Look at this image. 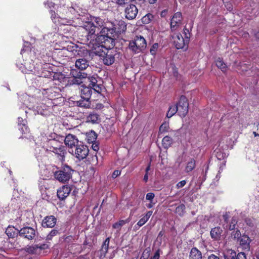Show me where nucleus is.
<instances>
[{"label":"nucleus","instance_id":"nucleus-1","mask_svg":"<svg viewBox=\"0 0 259 259\" xmlns=\"http://www.w3.org/2000/svg\"><path fill=\"white\" fill-rule=\"evenodd\" d=\"M126 30V24L122 20L119 21L116 25L113 23L106 24L100 31L101 34L97 37V40L104 42L107 47L113 48L116 37Z\"/></svg>","mask_w":259,"mask_h":259},{"label":"nucleus","instance_id":"nucleus-2","mask_svg":"<svg viewBox=\"0 0 259 259\" xmlns=\"http://www.w3.org/2000/svg\"><path fill=\"white\" fill-rule=\"evenodd\" d=\"M104 20L99 18L94 17L91 21L84 22L82 26L80 27V29H84L87 32V38L89 42L87 43L89 47L90 42L93 43L95 45L101 42L97 40V37L100 36L102 29L105 27Z\"/></svg>","mask_w":259,"mask_h":259},{"label":"nucleus","instance_id":"nucleus-3","mask_svg":"<svg viewBox=\"0 0 259 259\" xmlns=\"http://www.w3.org/2000/svg\"><path fill=\"white\" fill-rule=\"evenodd\" d=\"M101 42L96 45L90 42L89 48L96 55L102 58L104 63L106 65L112 64L115 61V52L112 50V48H108L100 41Z\"/></svg>","mask_w":259,"mask_h":259},{"label":"nucleus","instance_id":"nucleus-4","mask_svg":"<svg viewBox=\"0 0 259 259\" xmlns=\"http://www.w3.org/2000/svg\"><path fill=\"white\" fill-rule=\"evenodd\" d=\"M73 170L68 165H64L61 169L54 173L55 178L59 182L65 183L68 181L72 177Z\"/></svg>","mask_w":259,"mask_h":259},{"label":"nucleus","instance_id":"nucleus-5","mask_svg":"<svg viewBox=\"0 0 259 259\" xmlns=\"http://www.w3.org/2000/svg\"><path fill=\"white\" fill-rule=\"evenodd\" d=\"M70 74L72 78H69L68 85H80L82 83V79L86 78L88 76L87 73L78 72L74 69L71 70Z\"/></svg>","mask_w":259,"mask_h":259},{"label":"nucleus","instance_id":"nucleus-6","mask_svg":"<svg viewBox=\"0 0 259 259\" xmlns=\"http://www.w3.org/2000/svg\"><path fill=\"white\" fill-rule=\"evenodd\" d=\"M178 111V114L181 117H185L188 112L189 103L186 97L181 96L179 102L176 104Z\"/></svg>","mask_w":259,"mask_h":259},{"label":"nucleus","instance_id":"nucleus-7","mask_svg":"<svg viewBox=\"0 0 259 259\" xmlns=\"http://www.w3.org/2000/svg\"><path fill=\"white\" fill-rule=\"evenodd\" d=\"M88 147L84 145L81 141L75 147L74 154L79 160H82L86 158L89 154Z\"/></svg>","mask_w":259,"mask_h":259},{"label":"nucleus","instance_id":"nucleus-8","mask_svg":"<svg viewBox=\"0 0 259 259\" xmlns=\"http://www.w3.org/2000/svg\"><path fill=\"white\" fill-rule=\"evenodd\" d=\"M36 230L30 227H25L19 231V234L21 237H23L28 240H33L36 236Z\"/></svg>","mask_w":259,"mask_h":259},{"label":"nucleus","instance_id":"nucleus-9","mask_svg":"<svg viewBox=\"0 0 259 259\" xmlns=\"http://www.w3.org/2000/svg\"><path fill=\"white\" fill-rule=\"evenodd\" d=\"M50 13L53 22L56 24L68 26L72 25V24L73 23V21L72 20L61 17L58 14H56L55 11L51 10L50 11Z\"/></svg>","mask_w":259,"mask_h":259},{"label":"nucleus","instance_id":"nucleus-10","mask_svg":"<svg viewBox=\"0 0 259 259\" xmlns=\"http://www.w3.org/2000/svg\"><path fill=\"white\" fill-rule=\"evenodd\" d=\"M174 44L177 49H184L185 47L187 48L189 43V39L187 38H184L181 34L178 33L172 36Z\"/></svg>","mask_w":259,"mask_h":259},{"label":"nucleus","instance_id":"nucleus-11","mask_svg":"<svg viewBox=\"0 0 259 259\" xmlns=\"http://www.w3.org/2000/svg\"><path fill=\"white\" fill-rule=\"evenodd\" d=\"M88 79L90 82L89 87L98 93L102 92L103 88L102 80L98 76H92L88 77Z\"/></svg>","mask_w":259,"mask_h":259},{"label":"nucleus","instance_id":"nucleus-12","mask_svg":"<svg viewBox=\"0 0 259 259\" xmlns=\"http://www.w3.org/2000/svg\"><path fill=\"white\" fill-rule=\"evenodd\" d=\"M138 13V10L134 4L127 5L124 9L125 17L128 20L135 19Z\"/></svg>","mask_w":259,"mask_h":259},{"label":"nucleus","instance_id":"nucleus-13","mask_svg":"<svg viewBox=\"0 0 259 259\" xmlns=\"http://www.w3.org/2000/svg\"><path fill=\"white\" fill-rule=\"evenodd\" d=\"M182 15L180 12L175 13L171 19L170 27L172 30H176L181 24Z\"/></svg>","mask_w":259,"mask_h":259},{"label":"nucleus","instance_id":"nucleus-14","mask_svg":"<svg viewBox=\"0 0 259 259\" xmlns=\"http://www.w3.org/2000/svg\"><path fill=\"white\" fill-rule=\"evenodd\" d=\"M64 143L66 146L70 148L75 147L79 143L77 138L74 135L68 134L64 139Z\"/></svg>","mask_w":259,"mask_h":259},{"label":"nucleus","instance_id":"nucleus-15","mask_svg":"<svg viewBox=\"0 0 259 259\" xmlns=\"http://www.w3.org/2000/svg\"><path fill=\"white\" fill-rule=\"evenodd\" d=\"M57 220L53 215H49L45 217L42 222V226L44 228H53L56 224Z\"/></svg>","mask_w":259,"mask_h":259},{"label":"nucleus","instance_id":"nucleus-16","mask_svg":"<svg viewBox=\"0 0 259 259\" xmlns=\"http://www.w3.org/2000/svg\"><path fill=\"white\" fill-rule=\"evenodd\" d=\"M71 188L68 186H63L57 191V196L60 200L65 199L70 194Z\"/></svg>","mask_w":259,"mask_h":259},{"label":"nucleus","instance_id":"nucleus-17","mask_svg":"<svg viewBox=\"0 0 259 259\" xmlns=\"http://www.w3.org/2000/svg\"><path fill=\"white\" fill-rule=\"evenodd\" d=\"M57 90V89L56 88H51L45 89L44 90V92L42 94L48 99L50 100H54L56 98H58V96H60V94L56 91Z\"/></svg>","mask_w":259,"mask_h":259},{"label":"nucleus","instance_id":"nucleus-18","mask_svg":"<svg viewBox=\"0 0 259 259\" xmlns=\"http://www.w3.org/2000/svg\"><path fill=\"white\" fill-rule=\"evenodd\" d=\"M89 66V61L84 58L78 59L76 60L75 63L76 68L81 70H85Z\"/></svg>","mask_w":259,"mask_h":259},{"label":"nucleus","instance_id":"nucleus-19","mask_svg":"<svg viewBox=\"0 0 259 259\" xmlns=\"http://www.w3.org/2000/svg\"><path fill=\"white\" fill-rule=\"evenodd\" d=\"M61 146H62V144L58 141L55 139H51L48 141L46 150L52 151Z\"/></svg>","mask_w":259,"mask_h":259},{"label":"nucleus","instance_id":"nucleus-20","mask_svg":"<svg viewBox=\"0 0 259 259\" xmlns=\"http://www.w3.org/2000/svg\"><path fill=\"white\" fill-rule=\"evenodd\" d=\"M223 230L219 227H216L211 229L210 231V236L214 240H219L221 238Z\"/></svg>","mask_w":259,"mask_h":259},{"label":"nucleus","instance_id":"nucleus-21","mask_svg":"<svg viewBox=\"0 0 259 259\" xmlns=\"http://www.w3.org/2000/svg\"><path fill=\"white\" fill-rule=\"evenodd\" d=\"M81 87L82 88L80 90L81 98L90 100L92 94V89L89 87L82 85Z\"/></svg>","mask_w":259,"mask_h":259},{"label":"nucleus","instance_id":"nucleus-22","mask_svg":"<svg viewBox=\"0 0 259 259\" xmlns=\"http://www.w3.org/2000/svg\"><path fill=\"white\" fill-rule=\"evenodd\" d=\"M201 252L196 247H193L189 253V259H202Z\"/></svg>","mask_w":259,"mask_h":259},{"label":"nucleus","instance_id":"nucleus-23","mask_svg":"<svg viewBox=\"0 0 259 259\" xmlns=\"http://www.w3.org/2000/svg\"><path fill=\"white\" fill-rule=\"evenodd\" d=\"M240 245L244 248L247 249L249 248V244L251 242V239L247 235H243L241 236L238 240Z\"/></svg>","mask_w":259,"mask_h":259},{"label":"nucleus","instance_id":"nucleus-24","mask_svg":"<svg viewBox=\"0 0 259 259\" xmlns=\"http://www.w3.org/2000/svg\"><path fill=\"white\" fill-rule=\"evenodd\" d=\"M53 77L55 80H58L62 85H68L69 78L64 76L63 74L56 73L53 74Z\"/></svg>","mask_w":259,"mask_h":259},{"label":"nucleus","instance_id":"nucleus-25","mask_svg":"<svg viewBox=\"0 0 259 259\" xmlns=\"http://www.w3.org/2000/svg\"><path fill=\"white\" fill-rule=\"evenodd\" d=\"M25 250L29 254H39L38 245L37 244L27 245L25 248Z\"/></svg>","mask_w":259,"mask_h":259},{"label":"nucleus","instance_id":"nucleus-26","mask_svg":"<svg viewBox=\"0 0 259 259\" xmlns=\"http://www.w3.org/2000/svg\"><path fill=\"white\" fill-rule=\"evenodd\" d=\"M19 231L15 227L9 226L6 230V233L9 238H14L19 233Z\"/></svg>","mask_w":259,"mask_h":259},{"label":"nucleus","instance_id":"nucleus-27","mask_svg":"<svg viewBox=\"0 0 259 259\" xmlns=\"http://www.w3.org/2000/svg\"><path fill=\"white\" fill-rule=\"evenodd\" d=\"M52 152L58 155L59 159L63 161L64 160L65 154L66 153L65 150L63 146H61L55 149Z\"/></svg>","mask_w":259,"mask_h":259},{"label":"nucleus","instance_id":"nucleus-28","mask_svg":"<svg viewBox=\"0 0 259 259\" xmlns=\"http://www.w3.org/2000/svg\"><path fill=\"white\" fill-rule=\"evenodd\" d=\"M75 103L77 106L80 107L88 108L91 106L90 100L84 98H81L79 100L76 101Z\"/></svg>","mask_w":259,"mask_h":259},{"label":"nucleus","instance_id":"nucleus-29","mask_svg":"<svg viewBox=\"0 0 259 259\" xmlns=\"http://www.w3.org/2000/svg\"><path fill=\"white\" fill-rule=\"evenodd\" d=\"M128 47L135 53H138L142 51V49L139 48V44L135 39L130 42Z\"/></svg>","mask_w":259,"mask_h":259},{"label":"nucleus","instance_id":"nucleus-30","mask_svg":"<svg viewBox=\"0 0 259 259\" xmlns=\"http://www.w3.org/2000/svg\"><path fill=\"white\" fill-rule=\"evenodd\" d=\"M128 47L135 53H138L142 51V49L139 48V44L135 39L130 42Z\"/></svg>","mask_w":259,"mask_h":259},{"label":"nucleus","instance_id":"nucleus-31","mask_svg":"<svg viewBox=\"0 0 259 259\" xmlns=\"http://www.w3.org/2000/svg\"><path fill=\"white\" fill-rule=\"evenodd\" d=\"M100 120L99 115L96 113H91L87 117V121L92 123H97Z\"/></svg>","mask_w":259,"mask_h":259},{"label":"nucleus","instance_id":"nucleus-32","mask_svg":"<svg viewBox=\"0 0 259 259\" xmlns=\"http://www.w3.org/2000/svg\"><path fill=\"white\" fill-rule=\"evenodd\" d=\"M139 44V48L143 51L147 46V43L145 39L142 36H137L135 39Z\"/></svg>","mask_w":259,"mask_h":259},{"label":"nucleus","instance_id":"nucleus-33","mask_svg":"<svg viewBox=\"0 0 259 259\" xmlns=\"http://www.w3.org/2000/svg\"><path fill=\"white\" fill-rule=\"evenodd\" d=\"M18 125L20 126L19 128L22 131V133L26 134L29 132V129L27 126H26V121L23 119L21 117H19L18 119Z\"/></svg>","mask_w":259,"mask_h":259},{"label":"nucleus","instance_id":"nucleus-34","mask_svg":"<svg viewBox=\"0 0 259 259\" xmlns=\"http://www.w3.org/2000/svg\"><path fill=\"white\" fill-rule=\"evenodd\" d=\"M236 252L232 249H228L223 253L224 259H235Z\"/></svg>","mask_w":259,"mask_h":259},{"label":"nucleus","instance_id":"nucleus-35","mask_svg":"<svg viewBox=\"0 0 259 259\" xmlns=\"http://www.w3.org/2000/svg\"><path fill=\"white\" fill-rule=\"evenodd\" d=\"M152 214V211H148L146 214L143 216L137 223V225L141 227L144 225L149 220Z\"/></svg>","mask_w":259,"mask_h":259},{"label":"nucleus","instance_id":"nucleus-36","mask_svg":"<svg viewBox=\"0 0 259 259\" xmlns=\"http://www.w3.org/2000/svg\"><path fill=\"white\" fill-rule=\"evenodd\" d=\"M195 160L192 158L190 159V160L188 162L186 166L185 169V172L188 173L192 171L195 168Z\"/></svg>","mask_w":259,"mask_h":259},{"label":"nucleus","instance_id":"nucleus-37","mask_svg":"<svg viewBox=\"0 0 259 259\" xmlns=\"http://www.w3.org/2000/svg\"><path fill=\"white\" fill-rule=\"evenodd\" d=\"M173 142L172 138L168 136H165L162 141V146L164 148L169 147Z\"/></svg>","mask_w":259,"mask_h":259},{"label":"nucleus","instance_id":"nucleus-38","mask_svg":"<svg viewBox=\"0 0 259 259\" xmlns=\"http://www.w3.org/2000/svg\"><path fill=\"white\" fill-rule=\"evenodd\" d=\"M33 50L30 47V44L28 42H26V44L24 45V48L21 50V53L22 54L23 53L25 52H29L30 53V55H32V54L34 55V56H37L36 53L35 52V48H33Z\"/></svg>","mask_w":259,"mask_h":259},{"label":"nucleus","instance_id":"nucleus-39","mask_svg":"<svg viewBox=\"0 0 259 259\" xmlns=\"http://www.w3.org/2000/svg\"><path fill=\"white\" fill-rule=\"evenodd\" d=\"M215 64L217 66L221 69V70L223 72H225L227 70V65L224 62L223 60L220 58H219L215 61Z\"/></svg>","mask_w":259,"mask_h":259},{"label":"nucleus","instance_id":"nucleus-40","mask_svg":"<svg viewBox=\"0 0 259 259\" xmlns=\"http://www.w3.org/2000/svg\"><path fill=\"white\" fill-rule=\"evenodd\" d=\"M177 112L178 113V109L176 104L173 106H170L169 107L168 111H167L166 116L167 118H170L175 115Z\"/></svg>","mask_w":259,"mask_h":259},{"label":"nucleus","instance_id":"nucleus-41","mask_svg":"<svg viewBox=\"0 0 259 259\" xmlns=\"http://www.w3.org/2000/svg\"><path fill=\"white\" fill-rule=\"evenodd\" d=\"M110 242V239L109 238H107L106 239L105 241L103 243V244L102 245V248L101 250L102 254H104V255L106 254V253L107 252L108 248H109V244Z\"/></svg>","mask_w":259,"mask_h":259},{"label":"nucleus","instance_id":"nucleus-42","mask_svg":"<svg viewBox=\"0 0 259 259\" xmlns=\"http://www.w3.org/2000/svg\"><path fill=\"white\" fill-rule=\"evenodd\" d=\"M128 223L127 220H120L119 222L115 223L112 226L113 228L116 229L119 231L121 227L125 225L126 223Z\"/></svg>","mask_w":259,"mask_h":259},{"label":"nucleus","instance_id":"nucleus-43","mask_svg":"<svg viewBox=\"0 0 259 259\" xmlns=\"http://www.w3.org/2000/svg\"><path fill=\"white\" fill-rule=\"evenodd\" d=\"M169 128L168 122H164L160 125L159 127V133L162 134L167 132Z\"/></svg>","mask_w":259,"mask_h":259},{"label":"nucleus","instance_id":"nucleus-44","mask_svg":"<svg viewBox=\"0 0 259 259\" xmlns=\"http://www.w3.org/2000/svg\"><path fill=\"white\" fill-rule=\"evenodd\" d=\"M185 205H184L183 204H181V205L176 207V213H178L180 216H182L185 212Z\"/></svg>","mask_w":259,"mask_h":259},{"label":"nucleus","instance_id":"nucleus-45","mask_svg":"<svg viewBox=\"0 0 259 259\" xmlns=\"http://www.w3.org/2000/svg\"><path fill=\"white\" fill-rule=\"evenodd\" d=\"M59 234V231L58 230L54 229H53L50 233L47 235L46 239L47 240H51L53 238V237Z\"/></svg>","mask_w":259,"mask_h":259},{"label":"nucleus","instance_id":"nucleus-46","mask_svg":"<svg viewBox=\"0 0 259 259\" xmlns=\"http://www.w3.org/2000/svg\"><path fill=\"white\" fill-rule=\"evenodd\" d=\"M63 30L65 31V33H70L72 34L73 32L75 31V26L72 25H68L65 27L63 29Z\"/></svg>","mask_w":259,"mask_h":259},{"label":"nucleus","instance_id":"nucleus-47","mask_svg":"<svg viewBox=\"0 0 259 259\" xmlns=\"http://www.w3.org/2000/svg\"><path fill=\"white\" fill-rule=\"evenodd\" d=\"M231 236L234 239H237L239 240L240 238L241 237V233H240V232L239 231V230H236L234 231L232 233Z\"/></svg>","mask_w":259,"mask_h":259},{"label":"nucleus","instance_id":"nucleus-48","mask_svg":"<svg viewBox=\"0 0 259 259\" xmlns=\"http://www.w3.org/2000/svg\"><path fill=\"white\" fill-rule=\"evenodd\" d=\"M158 44L157 43L153 44L150 50L151 54L153 55H155L158 50Z\"/></svg>","mask_w":259,"mask_h":259},{"label":"nucleus","instance_id":"nucleus-49","mask_svg":"<svg viewBox=\"0 0 259 259\" xmlns=\"http://www.w3.org/2000/svg\"><path fill=\"white\" fill-rule=\"evenodd\" d=\"M245 222L248 226L251 227H253L255 225V223L254 220H252L251 219H250V218L246 219Z\"/></svg>","mask_w":259,"mask_h":259},{"label":"nucleus","instance_id":"nucleus-50","mask_svg":"<svg viewBox=\"0 0 259 259\" xmlns=\"http://www.w3.org/2000/svg\"><path fill=\"white\" fill-rule=\"evenodd\" d=\"M33 70H35V67L32 66H29L26 67V69L24 71H22L25 73H29L33 72Z\"/></svg>","mask_w":259,"mask_h":259},{"label":"nucleus","instance_id":"nucleus-51","mask_svg":"<svg viewBox=\"0 0 259 259\" xmlns=\"http://www.w3.org/2000/svg\"><path fill=\"white\" fill-rule=\"evenodd\" d=\"M116 3L120 6H123L131 2V0H116Z\"/></svg>","mask_w":259,"mask_h":259},{"label":"nucleus","instance_id":"nucleus-52","mask_svg":"<svg viewBox=\"0 0 259 259\" xmlns=\"http://www.w3.org/2000/svg\"><path fill=\"white\" fill-rule=\"evenodd\" d=\"M236 223H237V221H236V219L232 218V219L231 220V222L230 224L229 225V230H234Z\"/></svg>","mask_w":259,"mask_h":259},{"label":"nucleus","instance_id":"nucleus-53","mask_svg":"<svg viewBox=\"0 0 259 259\" xmlns=\"http://www.w3.org/2000/svg\"><path fill=\"white\" fill-rule=\"evenodd\" d=\"M155 195L153 193L150 192L148 193L146 195V199L148 200H149L152 202L153 201V200L154 198Z\"/></svg>","mask_w":259,"mask_h":259},{"label":"nucleus","instance_id":"nucleus-54","mask_svg":"<svg viewBox=\"0 0 259 259\" xmlns=\"http://www.w3.org/2000/svg\"><path fill=\"white\" fill-rule=\"evenodd\" d=\"M235 259H246V256L244 252H241L236 254Z\"/></svg>","mask_w":259,"mask_h":259},{"label":"nucleus","instance_id":"nucleus-55","mask_svg":"<svg viewBox=\"0 0 259 259\" xmlns=\"http://www.w3.org/2000/svg\"><path fill=\"white\" fill-rule=\"evenodd\" d=\"M186 184V181L185 180H183L179 182L177 185L176 187L177 189H180L183 187Z\"/></svg>","mask_w":259,"mask_h":259},{"label":"nucleus","instance_id":"nucleus-56","mask_svg":"<svg viewBox=\"0 0 259 259\" xmlns=\"http://www.w3.org/2000/svg\"><path fill=\"white\" fill-rule=\"evenodd\" d=\"M48 247V245L46 244H43L40 245V246H38L39 253H41V250L47 249Z\"/></svg>","mask_w":259,"mask_h":259},{"label":"nucleus","instance_id":"nucleus-57","mask_svg":"<svg viewBox=\"0 0 259 259\" xmlns=\"http://www.w3.org/2000/svg\"><path fill=\"white\" fill-rule=\"evenodd\" d=\"M184 33L185 34V37L184 38H187L188 37V39L189 40V38H190V33L189 31V30L187 28H184Z\"/></svg>","mask_w":259,"mask_h":259},{"label":"nucleus","instance_id":"nucleus-58","mask_svg":"<svg viewBox=\"0 0 259 259\" xmlns=\"http://www.w3.org/2000/svg\"><path fill=\"white\" fill-rule=\"evenodd\" d=\"M73 240L74 239L72 236H68L64 238V241L66 243L72 242Z\"/></svg>","mask_w":259,"mask_h":259},{"label":"nucleus","instance_id":"nucleus-59","mask_svg":"<svg viewBox=\"0 0 259 259\" xmlns=\"http://www.w3.org/2000/svg\"><path fill=\"white\" fill-rule=\"evenodd\" d=\"M160 253L159 250H157L154 253V255L151 257L152 259H159Z\"/></svg>","mask_w":259,"mask_h":259},{"label":"nucleus","instance_id":"nucleus-60","mask_svg":"<svg viewBox=\"0 0 259 259\" xmlns=\"http://www.w3.org/2000/svg\"><path fill=\"white\" fill-rule=\"evenodd\" d=\"M120 171L118 170H114L113 174H112V177L113 178H116L117 177L119 176L120 175Z\"/></svg>","mask_w":259,"mask_h":259},{"label":"nucleus","instance_id":"nucleus-61","mask_svg":"<svg viewBox=\"0 0 259 259\" xmlns=\"http://www.w3.org/2000/svg\"><path fill=\"white\" fill-rule=\"evenodd\" d=\"M208 259H220V257L214 254H211L208 256Z\"/></svg>","mask_w":259,"mask_h":259},{"label":"nucleus","instance_id":"nucleus-62","mask_svg":"<svg viewBox=\"0 0 259 259\" xmlns=\"http://www.w3.org/2000/svg\"><path fill=\"white\" fill-rule=\"evenodd\" d=\"M92 148L94 151H97L99 149V147L96 143H93L92 145Z\"/></svg>","mask_w":259,"mask_h":259},{"label":"nucleus","instance_id":"nucleus-63","mask_svg":"<svg viewBox=\"0 0 259 259\" xmlns=\"http://www.w3.org/2000/svg\"><path fill=\"white\" fill-rule=\"evenodd\" d=\"M145 0H131V2H135L137 4L141 5L144 3Z\"/></svg>","mask_w":259,"mask_h":259},{"label":"nucleus","instance_id":"nucleus-64","mask_svg":"<svg viewBox=\"0 0 259 259\" xmlns=\"http://www.w3.org/2000/svg\"><path fill=\"white\" fill-rule=\"evenodd\" d=\"M53 73H51V72H48V74H44V76L45 77H49V78H51V76H52ZM42 75H43V74H42Z\"/></svg>","mask_w":259,"mask_h":259}]
</instances>
